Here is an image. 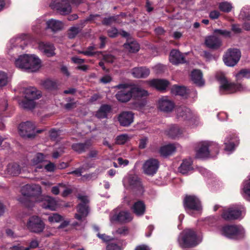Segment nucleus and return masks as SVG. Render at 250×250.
<instances>
[{
    "label": "nucleus",
    "instance_id": "obj_1",
    "mask_svg": "<svg viewBox=\"0 0 250 250\" xmlns=\"http://www.w3.org/2000/svg\"><path fill=\"white\" fill-rule=\"evenodd\" d=\"M16 66L22 71L34 72L41 67V60L34 54H23L15 60Z\"/></svg>",
    "mask_w": 250,
    "mask_h": 250
},
{
    "label": "nucleus",
    "instance_id": "obj_2",
    "mask_svg": "<svg viewBox=\"0 0 250 250\" xmlns=\"http://www.w3.org/2000/svg\"><path fill=\"white\" fill-rule=\"evenodd\" d=\"M21 192L22 196L18 200L26 207L31 208L34 206L36 197L41 194L42 189L39 185H26L21 188Z\"/></svg>",
    "mask_w": 250,
    "mask_h": 250
},
{
    "label": "nucleus",
    "instance_id": "obj_3",
    "mask_svg": "<svg viewBox=\"0 0 250 250\" xmlns=\"http://www.w3.org/2000/svg\"><path fill=\"white\" fill-rule=\"evenodd\" d=\"M201 241L202 238L197 236L196 232L190 229L184 230L178 237L179 244L183 248L195 247Z\"/></svg>",
    "mask_w": 250,
    "mask_h": 250
},
{
    "label": "nucleus",
    "instance_id": "obj_4",
    "mask_svg": "<svg viewBox=\"0 0 250 250\" xmlns=\"http://www.w3.org/2000/svg\"><path fill=\"white\" fill-rule=\"evenodd\" d=\"M123 185L138 195H142L145 189L141 179L135 174H127L123 179Z\"/></svg>",
    "mask_w": 250,
    "mask_h": 250
},
{
    "label": "nucleus",
    "instance_id": "obj_5",
    "mask_svg": "<svg viewBox=\"0 0 250 250\" xmlns=\"http://www.w3.org/2000/svg\"><path fill=\"white\" fill-rule=\"evenodd\" d=\"M82 2L83 0H52L49 6L52 9H55L61 15H64L71 12L70 3L77 5Z\"/></svg>",
    "mask_w": 250,
    "mask_h": 250
},
{
    "label": "nucleus",
    "instance_id": "obj_6",
    "mask_svg": "<svg viewBox=\"0 0 250 250\" xmlns=\"http://www.w3.org/2000/svg\"><path fill=\"white\" fill-rule=\"evenodd\" d=\"M245 214L244 207L241 205H237L224 209L221 214V217L226 221H232L241 220Z\"/></svg>",
    "mask_w": 250,
    "mask_h": 250
},
{
    "label": "nucleus",
    "instance_id": "obj_7",
    "mask_svg": "<svg viewBox=\"0 0 250 250\" xmlns=\"http://www.w3.org/2000/svg\"><path fill=\"white\" fill-rule=\"evenodd\" d=\"M183 203L185 210L191 216H195L202 209L201 201L196 196L187 195Z\"/></svg>",
    "mask_w": 250,
    "mask_h": 250
},
{
    "label": "nucleus",
    "instance_id": "obj_8",
    "mask_svg": "<svg viewBox=\"0 0 250 250\" xmlns=\"http://www.w3.org/2000/svg\"><path fill=\"white\" fill-rule=\"evenodd\" d=\"M216 78L220 83L219 92L221 94H231L243 89L241 84L230 83L223 75L217 76Z\"/></svg>",
    "mask_w": 250,
    "mask_h": 250
},
{
    "label": "nucleus",
    "instance_id": "obj_9",
    "mask_svg": "<svg viewBox=\"0 0 250 250\" xmlns=\"http://www.w3.org/2000/svg\"><path fill=\"white\" fill-rule=\"evenodd\" d=\"M220 233L229 239H237L244 236L245 229L241 226L226 225L221 227Z\"/></svg>",
    "mask_w": 250,
    "mask_h": 250
},
{
    "label": "nucleus",
    "instance_id": "obj_10",
    "mask_svg": "<svg viewBox=\"0 0 250 250\" xmlns=\"http://www.w3.org/2000/svg\"><path fill=\"white\" fill-rule=\"evenodd\" d=\"M28 37V35L22 34L11 39L6 46L7 53L10 54L13 52L18 51L20 49H24L25 44V40Z\"/></svg>",
    "mask_w": 250,
    "mask_h": 250
},
{
    "label": "nucleus",
    "instance_id": "obj_11",
    "mask_svg": "<svg viewBox=\"0 0 250 250\" xmlns=\"http://www.w3.org/2000/svg\"><path fill=\"white\" fill-rule=\"evenodd\" d=\"M241 53L237 48L229 49L223 56L225 64L229 67L235 66L240 60Z\"/></svg>",
    "mask_w": 250,
    "mask_h": 250
},
{
    "label": "nucleus",
    "instance_id": "obj_12",
    "mask_svg": "<svg viewBox=\"0 0 250 250\" xmlns=\"http://www.w3.org/2000/svg\"><path fill=\"white\" fill-rule=\"evenodd\" d=\"M78 199L82 202L77 207L78 213L75 214V218L85 223V218L89 213V208L87 206L88 200L87 197L84 195H79Z\"/></svg>",
    "mask_w": 250,
    "mask_h": 250
},
{
    "label": "nucleus",
    "instance_id": "obj_13",
    "mask_svg": "<svg viewBox=\"0 0 250 250\" xmlns=\"http://www.w3.org/2000/svg\"><path fill=\"white\" fill-rule=\"evenodd\" d=\"M116 87L120 89L115 94L117 100L123 103H127L132 97L131 88L126 84H119Z\"/></svg>",
    "mask_w": 250,
    "mask_h": 250
},
{
    "label": "nucleus",
    "instance_id": "obj_14",
    "mask_svg": "<svg viewBox=\"0 0 250 250\" xmlns=\"http://www.w3.org/2000/svg\"><path fill=\"white\" fill-rule=\"evenodd\" d=\"M27 227L30 231L40 233L44 230L45 224L40 217L34 215L29 218L27 223Z\"/></svg>",
    "mask_w": 250,
    "mask_h": 250
},
{
    "label": "nucleus",
    "instance_id": "obj_15",
    "mask_svg": "<svg viewBox=\"0 0 250 250\" xmlns=\"http://www.w3.org/2000/svg\"><path fill=\"white\" fill-rule=\"evenodd\" d=\"M239 144V139L236 134L227 135L224 140V150L228 154L232 153Z\"/></svg>",
    "mask_w": 250,
    "mask_h": 250
},
{
    "label": "nucleus",
    "instance_id": "obj_16",
    "mask_svg": "<svg viewBox=\"0 0 250 250\" xmlns=\"http://www.w3.org/2000/svg\"><path fill=\"white\" fill-rule=\"evenodd\" d=\"M18 128L19 134L23 138H30L35 135V127L31 122L27 121L21 124Z\"/></svg>",
    "mask_w": 250,
    "mask_h": 250
},
{
    "label": "nucleus",
    "instance_id": "obj_17",
    "mask_svg": "<svg viewBox=\"0 0 250 250\" xmlns=\"http://www.w3.org/2000/svg\"><path fill=\"white\" fill-rule=\"evenodd\" d=\"M171 93L175 95H179L183 98L187 99L192 96L193 98H196L197 92L196 90L189 91L185 86L174 85L171 88Z\"/></svg>",
    "mask_w": 250,
    "mask_h": 250
},
{
    "label": "nucleus",
    "instance_id": "obj_18",
    "mask_svg": "<svg viewBox=\"0 0 250 250\" xmlns=\"http://www.w3.org/2000/svg\"><path fill=\"white\" fill-rule=\"evenodd\" d=\"M159 167V162L155 159H149L146 160L143 166L144 172L149 176L154 175Z\"/></svg>",
    "mask_w": 250,
    "mask_h": 250
},
{
    "label": "nucleus",
    "instance_id": "obj_19",
    "mask_svg": "<svg viewBox=\"0 0 250 250\" xmlns=\"http://www.w3.org/2000/svg\"><path fill=\"white\" fill-rule=\"evenodd\" d=\"M176 117L178 119L184 121H191L195 117L191 109L185 106H179L176 108Z\"/></svg>",
    "mask_w": 250,
    "mask_h": 250
},
{
    "label": "nucleus",
    "instance_id": "obj_20",
    "mask_svg": "<svg viewBox=\"0 0 250 250\" xmlns=\"http://www.w3.org/2000/svg\"><path fill=\"white\" fill-rule=\"evenodd\" d=\"M158 108L165 113L171 112L174 108V104L167 97L161 98L158 102Z\"/></svg>",
    "mask_w": 250,
    "mask_h": 250
},
{
    "label": "nucleus",
    "instance_id": "obj_21",
    "mask_svg": "<svg viewBox=\"0 0 250 250\" xmlns=\"http://www.w3.org/2000/svg\"><path fill=\"white\" fill-rule=\"evenodd\" d=\"M118 120L121 126H128L134 121V114L131 111H123L118 117Z\"/></svg>",
    "mask_w": 250,
    "mask_h": 250
},
{
    "label": "nucleus",
    "instance_id": "obj_22",
    "mask_svg": "<svg viewBox=\"0 0 250 250\" xmlns=\"http://www.w3.org/2000/svg\"><path fill=\"white\" fill-rule=\"evenodd\" d=\"M110 220L111 222L118 221L120 222H128L132 220V217L130 213L127 211H120L118 214L110 213Z\"/></svg>",
    "mask_w": 250,
    "mask_h": 250
},
{
    "label": "nucleus",
    "instance_id": "obj_23",
    "mask_svg": "<svg viewBox=\"0 0 250 250\" xmlns=\"http://www.w3.org/2000/svg\"><path fill=\"white\" fill-rule=\"evenodd\" d=\"M208 144L206 141H202L199 143V148L196 151V157L201 159L211 158L212 154L209 153L207 147Z\"/></svg>",
    "mask_w": 250,
    "mask_h": 250
},
{
    "label": "nucleus",
    "instance_id": "obj_24",
    "mask_svg": "<svg viewBox=\"0 0 250 250\" xmlns=\"http://www.w3.org/2000/svg\"><path fill=\"white\" fill-rule=\"evenodd\" d=\"M207 47L212 49H217L222 45V41L213 33L212 35L207 36L205 41Z\"/></svg>",
    "mask_w": 250,
    "mask_h": 250
},
{
    "label": "nucleus",
    "instance_id": "obj_25",
    "mask_svg": "<svg viewBox=\"0 0 250 250\" xmlns=\"http://www.w3.org/2000/svg\"><path fill=\"white\" fill-rule=\"evenodd\" d=\"M39 49L47 57H52L55 55V48L54 45L48 42H40L38 45Z\"/></svg>",
    "mask_w": 250,
    "mask_h": 250
},
{
    "label": "nucleus",
    "instance_id": "obj_26",
    "mask_svg": "<svg viewBox=\"0 0 250 250\" xmlns=\"http://www.w3.org/2000/svg\"><path fill=\"white\" fill-rule=\"evenodd\" d=\"M169 60L173 64L177 65L186 62L185 58L178 50L173 49L170 51Z\"/></svg>",
    "mask_w": 250,
    "mask_h": 250
},
{
    "label": "nucleus",
    "instance_id": "obj_27",
    "mask_svg": "<svg viewBox=\"0 0 250 250\" xmlns=\"http://www.w3.org/2000/svg\"><path fill=\"white\" fill-rule=\"evenodd\" d=\"M46 29H50L53 32H57L63 29L64 24L62 21L51 19L46 21Z\"/></svg>",
    "mask_w": 250,
    "mask_h": 250
},
{
    "label": "nucleus",
    "instance_id": "obj_28",
    "mask_svg": "<svg viewBox=\"0 0 250 250\" xmlns=\"http://www.w3.org/2000/svg\"><path fill=\"white\" fill-rule=\"evenodd\" d=\"M21 171L20 166L16 163H11L7 165L4 171V174L7 176H15L18 175Z\"/></svg>",
    "mask_w": 250,
    "mask_h": 250
},
{
    "label": "nucleus",
    "instance_id": "obj_29",
    "mask_svg": "<svg viewBox=\"0 0 250 250\" xmlns=\"http://www.w3.org/2000/svg\"><path fill=\"white\" fill-rule=\"evenodd\" d=\"M23 92L26 99L35 100L39 99L41 97V92L34 87L25 88Z\"/></svg>",
    "mask_w": 250,
    "mask_h": 250
},
{
    "label": "nucleus",
    "instance_id": "obj_30",
    "mask_svg": "<svg viewBox=\"0 0 250 250\" xmlns=\"http://www.w3.org/2000/svg\"><path fill=\"white\" fill-rule=\"evenodd\" d=\"M178 144H169L161 146L159 149V153L160 155L166 157L173 154L177 148Z\"/></svg>",
    "mask_w": 250,
    "mask_h": 250
},
{
    "label": "nucleus",
    "instance_id": "obj_31",
    "mask_svg": "<svg viewBox=\"0 0 250 250\" xmlns=\"http://www.w3.org/2000/svg\"><path fill=\"white\" fill-rule=\"evenodd\" d=\"M192 161L191 159L188 158L183 161L180 166L178 168V171L184 175L188 174L193 170L192 167Z\"/></svg>",
    "mask_w": 250,
    "mask_h": 250
},
{
    "label": "nucleus",
    "instance_id": "obj_32",
    "mask_svg": "<svg viewBox=\"0 0 250 250\" xmlns=\"http://www.w3.org/2000/svg\"><path fill=\"white\" fill-rule=\"evenodd\" d=\"M41 206L45 209L55 210L58 207L56 200L53 197L46 196L43 198Z\"/></svg>",
    "mask_w": 250,
    "mask_h": 250
},
{
    "label": "nucleus",
    "instance_id": "obj_33",
    "mask_svg": "<svg viewBox=\"0 0 250 250\" xmlns=\"http://www.w3.org/2000/svg\"><path fill=\"white\" fill-rule=\"evenodd\" d=\"M131 74L136 78H146L149 75L150 70L146 67H135L132 69Z\"/></svg>",
    "mask_w": 250,
    "mask_h": 250
},
{
    "label": "nucleus",
    "instance_id": "obj_34",
    "mask_svg": "<svg viewBox=\"0 0 250 250\" xmlns=\"http://www.w3.org/2000/svg\"><path fill=\"white\" fill-rule=\"evenodd\" d=\"M166 134L172 139L179 137L182 134V130L179 126L176 125H171L166 130Z\"/></svg>",
    "mask_w": 250,
    "mask_h": 250
},
{
    "label": "nucleus",
    "instance_id": "obj_35",
    "mask_svg": "<svg viewBox=\"0 0 250 250\" xmlns=\"http://www.w3.org/2000/svg\"><path fill=\"white\" fill-rule=\"evenodd\" d=\"M169 82L165 79H153L150 81V85L159 90H164L169 85Z\"/></svg>",
    "mask_w": 250,
    "mask_h": 250
},
{
    "label": "nucleus",
    "instance_id": "obj_36",
    "mask_svg": "<svg viewBox=\"0 0 250 250\" xmlns=\"http://www.w3.org/2000/svg\"><path fill=\"white\" fill-rule=\"evenodd\" d=\"M191 79L192 82L199 86L204 85L205 82L203 79V74L199 70H193L191 73Z\"/></svg>",
    "mask_w": 250,
    "mask_h": 250
},
{
    "label": "nucleus",
    "instance_id": "obj_37",
    "mask_svg": "<svg viewBox=\"0 0 250 250\" xmlns=\"http://www.w3.org/2000/svg\"><path fill=\"white\" fill-rule=\"evenodd\" d=\"M131 209L134 214L138 216H141L144 214L146 211V206L142 201H138L134 203Z\"/></svg>",
    "mask_w": 250,
    "mask_h": 250
},
{
    "label": "nucleus",
    "instance_id": "obj_38",
    "mask_svg": "<svg viewBox=\"0 0 250 250\" xmlns=\"http://www.w3.org/2000/svg\"><path fill=\"white\" fill-rule=\"evenodd\" d=\"M111 106L107 104H102L96 112V116L100 119L107 118V115L111 111Z\"/></svg>",
    "mask_w": 250,
    "mask_h": 250
},
{
    "label": "nucleus",
    "instance_id": "obj_39",
    "mask_svg": "<svg viewBox=\"0 0 250 250\" xmlns=\"http://www.w3.org/2000/svg\"><path fill=\"white\" fill-rule=\"evenodd\" d=\"M206 142L208 144L207 147L209 153L212 154V157H210L211 158H216L219 153L220 148L219 145L215 142L209 141H206Z\"/></svg>",
    "mask_w": 250,
    "mask_h": 250
},
{
    "label": "nucleus",
    "instance_id": "obj_40",
    "mask_svg": "<svg viewBox=\"0 0 250 250\" xmlns=\"http://www.w3.org/2000/svg\"><path fill=\"white\" fill-rule=\"evenodd\" d=\"M241 193L245 198L250 200V176L243 182L241 187Z\"/></svg>",
    "mask_w": 250,
    "mask_h": 250
},
{
    "label": "nucleus",
    "instance_id": "obj_41",
    "mask_svg": "<svg viewBox=\"0 0 250 250\" xmlns=\"http://www.w3.org/2000/svg\"><path fill=\"white\" fill-rule=\"evenodd\" d=\"M91 146L90 140H87L84 143H75L72 145V148L76 152L81 153Z\"/></svg>",
    "mask_w": 250,
    "mask_h": 250
},
{
    "label": "nucleus",
    "instance_id": "obj_42",
    "mask_svg": "<svg viewBox=\"0 0 250 250\" xmlns=\"http://www.w3.org/2000/svg\"><path fill=\"white\" fill-rule=\"evenodd\" d=\"M45 156L42 153H37L34 158L31 160V164L32 166H36V167L41 169L43 167L41 163L44 161Z\"/></svg>",
    "mask_w": 250,
    "mask_h": 250
},
{
    "label": "nucleus",
    "instance_id": "obj_43",
    "mask_svg": "<svg viewBox=\"0 0 250 250\" xmlns=\"http://www.w3.org/2000/svg\"><path fill=\"white\" fill-rule=\"evenodd\" d=\"M124 47L130 53H136L140 49V45L135 41H128L126 43L124 44Z\"/></svg>",
    "mask_w": 250,
    "mask_h": 250
},
{
    "label": "nucleus",
    "instance_id": "obj_44",
    "mask_svg": "<svg viewBox=\"0 0 250 250\" xmlns=\"http://www.w3.org/2000/svg\"><path fill=\"white\" fill-rule=\"evenodd\" d=\"M131 88L132 97L135 98H142L148 95L147 91L139 86H135Z\"/></svg>",
    "mask_w": 250,
    "mask_h": 250
},
{
    "label": "nucleus",
    "instance_id": "obj_45",
    "mask_svg": "<svg viewBox=\"0 0 250 250\" xmlns=\"http://www.w3.org/2000/svg\"><path fill=\"white\" fill-rule=\"evenodd\" d=\"M44 22V17H40L37 19L32 24V29L33 31L37 34L40 33Z\"/></svg>",
    "mask_w": 250,
    "mask_h": 250
},
{
    "label": "nucleus",
    "instance_id": "obj_46",
    "mask_svg": "<svg viewBox=\"0 0 250 250\" xmlns=\"http://www.w3.org/2000/svg\"><path fill=\"white\" fill-rule=\"evenodd\" d=\"M239 17L243 20L250 21V5H246L242 8Z\"/></svg>",
    "mask_w": 250,
    "mask_h": 250
},
{
    "label": "nucleus",
    "instance_id": "obj_47",
    "mask_svg": "<svg viewBox=\"0 0 250 250\" xmlns=\"http://www.w3.org/2000/svg\"><path fill=\"white\" fill-rule=\"evenodd\" d=\"M232 8V4L230 2L224 1L218 3L219 9L224 13L230 12Z\"/></svg>",
    "mask_w": 250,
    "mask_h": 250
},
{
    "label": "nucleus",
    "instance_id": "obj_48",
    "mask_svg": "<svg viewBox=\"0 0 250 250\" xmlns=\"http://www.w3.org/2000/svg\"><path fill=\"white\" fill-rule=\"evenodd\" d=\"M42 86L46 89L52 90L57 88L58 84L56 81L47 79L42 83Z\"/></svg>",
    "mask_w": 250,
    "mask_h": 250
},
{
    "label": "nucleus",
    "instance_id": "obj_49",
    "mask_svg": "<svg viewBox=\"0 0 250 250\" xmlns=\"http://www.w3.org/2000/svg\"><path fill=\"white\" fill-rule=\"evenodd\" d=\"M8 107L7 101L4 100L1 104H0V120H1V116L7 117L4 112L6 111ZM5 128V125L3 123H0V130H3Z\"/></svg>",
    "mask_w": 250,
    "mask_h": 250
},
{
    "label": "nucleus",
    "instance_id": "obj_50",
    "mask_svg": "<svg viewBox=\"0 0 250 250\" xmlns=\"http://www.w3.org/2000/svg\"><path fill=\"white\" fill-rule=\"evenodd\" d=\"M19 104L21 107L25 109H32L35 106L34 100L31 99H26Z\"/></svg>",
    "mask_w": 250,
    "mask_h": 250
},
{
    "label": "nucleus",
    "instance_id": "obj_51",
    "mask_svg": "<svg viewBox=\"0 0 250 250\" xmlns=\"http://www.w3.org/2000/svg\"><path fill=\"white\" fill-rule=\"evenodd\" d=\"M100 15L98 14H91L88 17H87L85 20L81 21L80 23L76 26H79L81 28V31L82 28L85 25V23L87 21H95L98 18H100Z\"/></svg>",
    "mask_w": 250,
    "mask_h": 250
},
{
    "label": "nucleus",
    "instance_id": "obj_52",
    "mask_svg": "<svg viewBox=\"0 0 250 250\" xmlns=\"http://www.w3.org/2000/svg\"><path fill=\"white\" fill-rule=\"evenodd\" d=\"M235 77L237 81L240 80L244 78L247 79L250 78V70L246 69H242L235 75Z\"/></svg>",
    "mask_w": 250,
    "mask_h": 250
},
{
    "label": "nucleus",
    "instance_id": "obj_53",
    "mask_svg": "<svg viewBox=\"0 0 250 250\" xmlns=\"http://www.w3.org/2000/svg\"><path fill=\"white\" fill-rule=\"evenodd\" d=\"M81 28L78 26L71 27L68 31V37L69 39L74 38L80 32Z\"/></svg>",
    "mask_w": 250,
    "mask_h": 250
},
{
    "label": "nucleus",
    "instance_id": "obj_54",
    "mask_svg": "<svg viewBox=\"0 0 250 250\" xmlns=\"http://www.w3.org/2000/svg\"><path fill=\"white\" fill-rule=\"evenodd\" d=\"M213 33L217 37L219 35L224 37H230L231 36V32L225 29H215L213 30Z\"/></svg>",
    "mask_w": 250,
    "mask_h": 250
},
{
    "label": "nucleus",
    "instance_id": "obj_55",
    "mask_svg": "<svg viewBox=\"0 0 250 250\" xmlns=\"http://www.w3.org/2000/svg\"><path fill=\"white\" fill-rule=\"evenodd\" d=\"M8 82V77L6 73L0 71V87L6 85Z\"/></svg>",
    "mask_w": 250,
    "mask_h": 250
},
{
    "label": "nucleus",
    "instance_id": "obj_56",
    "mask_svg": "<svg viewBox=\"0 0 250 250\" xmlns=\"http://www.w3.org/2000/svg\"><path fill=\"white\" fill-rule=\"evenodd\" d=\"M95 49V45L92 44L88 46L86 50L82 51L81 53L84 55L85 56L91 57L95 54V52L93 50Z\"/></svg>",
    "mask_w": 250,
    "mask_h": 250
},
{
    "label": "nucleus",
    "instance_id": "obj_57",
    "mask_svg": "<svg viewBox=\"0 0 250 250\" xmlns=\"http://www.w3.org/2000/svg\"><path fill=\"white\" fill-rule=\"evenodd\" d=\"M129 139L126 134H121L118 136L116 139V143L118 145H123L126 143Z\"/></svg>",
    "mask_w": 250,
    "mask_h": 250
},
{
    "label": "nucleus",
    "instance_id": "obj_58",
    "mask_svg": "<svg viewBox=\"0 0 250 250\" xmlns=\"http://www.w3.org/2000/svg\"><path fill=\"white\" fill-rule=\"evenodd\" d=\"M118 18V16H110L108 18H105L102 21V23L104 25H108L115 22Z\"/></svg>",
    "mask_w": 250,
    "mask_h": 250
},
{
    "label": "nucleus",
    "instance_id": "obj_59",
    "mask_svg": "<svg viewBox=\"0 0 250 250\" xmlns=\"http://www.w3.org/2000/svg\"><path fill=\"white\" fill-rule=\"evenodd\" d=\"M62 220V217L57 213H54L48 217V221L51 223H58Z\"/></svg>",
    "mask_w": 250,
    "mask_h": 250
},
{
    "label": "nucleus",
    "instance_id": "obj_60",
    "mask_svg": "<svg viewBox=\"0 0 250 250\" xmlns=\"http://www.w3.org/2000/svg\"><path fill=\"white\" fill-rule=\"evenodd\" d=\"M63 188H64V185L62 183H60L52 188L51 192L54 195H58L60 192V189Z\"/></svg>",
    "mask_w": 250,
    "mask_h": 250
},
{
    "label": "nucleus",
    "instance_id": "obj_61",
    "mask_svg": "<svg viewBox=\"0 0 250 250\" xmlns=\"http://www.w3.org/2000/svg\"><path fill=\"white\" fill-rule=\"evenodd\" d=\"M220 16V13L218 10L211 11L209 13V17L211 20L217 19Z\"/></svg>",
    "mask_w": 250,
    "mask_h": 250
},
{
    "label": "nucleus",
    "instance_id": "obj_62",
    "mask_svg": "<svg viewBox=\"0 0 250 250\" xmlns=\"http://www.w3.org/2000/svg\"><path fill=\"white\" fill-rule=\"evenodd\" d=\"M108 35L110 37H116L118 34V31L115 27H111L107 31Z\"/></svg>",
    "mask_w": 250,
    "mask_h": 250
},
{
    "label": "nucleus",
    "instance_id": "obj_63",
    "mask_svg": "<svg viewBox=\"0 0 250 250\" xmlns=\"http://www.w3.org/2000/svg\"><path fill=\"white\" fill-rule=\"evenodd\" d=\"M59 135V130L55 129H52L49 132V136L51 139L56 140Z\"/></svg>",
    "mask_w": 250,
    "mask_h": 250
},
{
    "label": "nucleus",
    "instance_id": "obj_64",
    "mask_svg": "<svg viewBox=\"0 0 250 250\" xmlns=\"http://www.w3.org/2000/svg\"><path fill=\"white\" fill-rule=\"evenodd\" d=\"M106 250H121V249L116 244L112 242L107 245Z\"/></svg>",
    "mask_w": 250,
    "mask_h": 250
}]
</instances>
